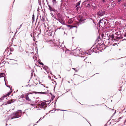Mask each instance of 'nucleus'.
<instances>
[{"label": "nucleus", "instance_id": "58836bf2", "mask_svg": "<svg viewBox=\"0 0 126 126\" xmlns=\"http://www.w3.org/2000/svg\"><path fill=\"white\" fill-rule=\"evenodd\" d=\"M22 24H21V25H20V27H19L20 28L21 27V26H22Z\"/></svg>", "mask_w": 126, "mask_h": 126}, {"label": "nucleus", "instance_id": "4d7b16f0", "mask_svg": "<svg viewBox=\"0 0 126 126\" xmlns=\"http://www.w3.org/2000/svg\"><path fill=\"white\" fill-rule=\"evenodd\" d=\"M46 88H48V87H46Z\"/></svg>", "mask_w": 126, "mask_h": 126}, {"label": "nucleus", "instance_id": "9d476101", "mask_svg": "<svg viewBox=\"0 0 126 126\" xmlns=\"http://www.w3.org/2000/svg\"><path fill=\"white\" fill-rule=\"evenodd\" d=\"M32 93H27L25 95V99L27 101H31V100L30 99L29 97L28 96V95L29 94H32Z\"/></svg>", "mask_w": 126, "mask_h": 126}, {"label": "nucleus", "instance_id": "69168bd1", "mask_svg": "<svg viewBox=\"0 0 126 126\" xmlns=\"http://www.w3.org/2000/svg\"><path fill=\"white\" fill-rule=\"evenodd\" d=\"M18 91V90H17V91H16V92H17Z\"/></svg>", "mask_w": 126, "mask_h": 126}, {"label": "nucleus", "instance_id": "79ce46f5", "mask_svg": "<svg viewBox=\"0 0 126 126\" xmlns=\"http://www.w3.org/2000/svg\"><path fill=\"white\" fill-rule=\"evenodd\" d=\"M88 6H90V4H88Z\"/></svg>", "mask_w": 126, "mask_h": 126}, {"label": "nucleus", "instance_id": "2eb2a0df", "mask_svg": "<svg viewBox=\"0 0 126 126\" xmlns=\"http://www.w3.org/2000/svg\"><path fill=\"white\" fill-rule=\"evenodd\" d=\"M110 37L111 38L112 40H115V39L114 38V36L113 34L111 35L110 36Z\"/></svg>", "mask_w": 126, "mask_h": 126}, {"label": "nucleus", "instance_id": "f3484780", "mask_svg": "<svg viewBox=\"0 0 126 126\" xmlns=\"http://www.w3.org/2000/svg\"><path fill=\"white\" fill-rule=\"evenodd\" d=\"M80 2L81 1H80L77 3V5L76 6V7H78V6H79L80 5Z\"/></svg>", "mask_w": 126, "mask_h": 126}, {"label": "nucleus", "instance_id": "473e14b6", "mask_svg": "<svg viewBox=\"0 0 126 126\" xmlns=\"http://www.w3.org/2000/svg\"><path fill=\"white\" fill-rule=\"evenodd\" d=\"M20 27H19V28H17V29H16V31H18V30L19 29H20Z\"/></svg>", "mask_w": 126, "mask_h": 126}, {"label": "nucleus", "instance_id": "603ef678", "mask_svg": "<svg viewBox=\"0 0 126 126\" xmlns=\"http://www.w3.org/2000/svg\"><path fill=\"white\" fill-rule=\"evenodd\" d=\"M10 60H15H15H14V59H13V60H12V59H10Z\"/></svg>", "mask_w": 126, "mask_h": 126}, {"label": "nucleus", "instance_id": "c03bdc74", "mask_svg": "<svg viewBox=\"0 0 126 126\" xmlns=\"http://www.w3.org/2000/svg\"><path fill=\"white\" fill-rule=\"evenodd\" d=\"M103 2H105V0H103Z\"/></svg>", "mask_w": 126, "mask_h": 126}, {"label": "nucleus", "instance_id": "7ed1b4c3", "mask_svg": "<svg viewBox=\"0 0 126 126\" xmlns=\"http://www.w3.org/2000/svg\"><path fill=\"white\" fill-rule=\"evenodd\" d=\"M103 46V44H98L96 46H94L91 48V49H92L91 51L93 52L95 50H99L100 48H101Z\"/></svg>", "mask_w": 126, "mask_h": 126}, {"label": "nucleus", "instance_id": "6e6d98bb", "mask_svg": "<svg viewBox=\"0 0 126 126\" xmlns=\"http://www.w3.org/2000/svg\"><path fill=\"white\" fill-rule=\"evenodd\" d=\"M75 70V71L76 72H77V71L76 70Z\"/></svg>", "mask_w": 126, "mask_h": 126}, {"label": "nucleus", "instance_id": "bb28decb", "mask_svg": "<svg viewBox=\"0 0 126 126\" xmlns=\"http://www.w3.org/2000/svg\"><path fill=\"white\" fill-rule=\"evenodd\" d=\"M39 63L41 65H44L43 63H42L39 62Z\"/></svg>", "mask_w": 126, "mask_h": 126}, {"label": "nucleus", "instance_id": "cd10ccee", "mask_svg": "<svg viewBox=\"0 0 126 126\" xmlns=\"http://www.w3.org/2000/svg\"><path fill=\"white\" fill-rule=\"evenodd\" d=\"M50 14L51 15V16H52V17H53L54 16V15L53 14H52V13H50Z\"/></svg>", "mask_w": 126, "mask_h": 126}, {"label": "nucleus", "instance_id": "338daca9", "mask_svg": "<svg viewBox=\"0 0 126 126\" xmlns=\"http://www.w3.org/2000/svg\"><path fill=\"white\" fill-rule=\"evenodd\" d=\"M7 125L6 124V126H7Z\"/></svg>", "mask_w": 126, "mask_h": 126}, {"label": "nucleus", "instance_id": "6e6552de", "mask_svg": "<svg viewBox=\"0 0 126 126\" xmlns=\"http://www.w3.org/2000/svg\"><path fill=\"white\" fill-rule=\"evenodd\" d=\"M39 107L41 108H43L44 107H46L47 106L46 105V103L45 102H43L40 105H39Z\"/></svg>", "mask_w": 126, "mask_h": 126}, {"label": "nucleus", "instance_id": "0eeeda50", "mask_svg": "<svg viewBox=\"0 0 126 126\" xmlns=\"http://www.w3.org/2000/svg\"><path fill=\"white\" fill-rule=\"evenodd\" d=\"M12 92V91L11 92H9L8 94L2 97L1 98H0V101H1L4 99V98H5L6 97L9 95Z\"/></svg>", "mask_w": 126, "mask_h": 126}, {"label": "nucleus", "instance_id": "393cba45", "mask_svg": "<svg viewBox=\"0 0 126 126\" xmlns=\"http://www.w3.org/2000/svg\"><path fill=\"white\" fill-rule=\"evenodd\" d=\"M76 7H77V8H76L77 10V11H78V10L79 8V7L78 6Z\"/></svg>", "mask_w": 126, "mask_h": 126}, {"label": "nucleus", "instance_id": "bf43d9fd", "mask_svg": "<svg viewBox=\"0 0 126 126\" xmlns=\"http://www.w3.org/2000/svg\"><path fill=\"white\" fill-rule=\"evenodd\" d=\"M123 40H126V39H124Z\"/></svg>", "mask_w": 126, "mask_h": 126}, {"label": "nucleus", "instance_id": "09e8293b", "mask_svg": "<svg viewBox=\"0 0 126 126\" xmlns=\"http://www.w3.org/2000/svg\"><path fill=\"white\" fill-rule=\"evenodd\" d=\"M62 4V3H61V4ZM61 6H62V5H61V8H62V7Z\"/></svg>", "mask_w": 126, "mask_h": 126}, {"label": "nucleus", "instance_id": "864d4df0", "mask_svg": "<svg viewBox=\"0 0 126 126\" xmlns=\"http://www.w3.org/2000/svg\"><path fill=\"white\" fill-rule=\"evenodd\" d=\"M31 53H32H32L33 54V53H34L33 52H32Z\"/></svg>", "mask_w": 126, "mask_h": 126}, {"label": "nucleus", "instance_id": "e433bc0d", "mask_svg": "<svg viewBox=\"0 0 126 126\" xmlns=\"http://www.w3.org/2000/svg\"><path fill=\"white\" fill-rule=\"evenodd\" d=\"M67 26L68 27H70V26H71V25H67Z\"/></svg>", "mask_w": 126, "mask_h": 126}, {"label": "nucleus", "instance_id": "4c0bfd02", "mask_svg": "<svg viewBox=\"0 0 126 126\" xmlns=\"http://www.w3.org/2000/svg\"><path fill=\"white\" fill-rule=\"evenodd\" d=\"M124 5L125 7H126V4H124Z\"/></svg>", "mask_w": 126, "mask_h": 126}, {"label": "nucleus", "instance_id": "412c9836", "mask_svg": "<svg viewBox=\"0 0 126 126\" xmlns=\"http://www.w3.org/2000/svg\"><path fill=\"white\" fill-rule=\"evenodd\" d=\"M33 59L34 60V61H35L36 60L37 57L36 56H33Z\"/></svg>", "mask_w": 126, "mask_h": 126}, {"label": "nucleus", "instance_id": "b1692460", "mask_svg": "<svg viewBox=\"0 0 126 126\" xmlns=\"http://www.w3.org/2000/svg\"><path fill=\"white\" fill-rule=\"evenodd\" d=\"M10 50L11 51H13L14 50V49L13 48H10Z\"/></svg>", "mask_w": 126, "mask_h": 126}, {"label": "nucleus", "instance_id": "72a5a7b5", "mask_svg": "<svg viewBox=\"0 0 126 126\" xmlns=\"http://www.w3.org/2000/svg\"><path fill=\"white\" fill-rule=\"evenodd\" d=\"M124 37H126V32L124 34Z\"/></svg>", "mask_w": 126, "mask_h": 126}, {"label": "nucleus", "instance_id": "2f4dec72", "mask_svg": "<svg viewBox=\"0 0 126 126\" xmlns=\"http://www.w3.org/2000/svg\"><path fill=\"white\" fill-rule=\"evenodd\" d=\"M93 22L95 24V25H96L95 22V21H94V20H93Z\"/></svg>", "mask_w": 126, "mask_h": 126}, {"label": "nucleus", "instance_id": "680f3d73", "mask_svg": "<svg viewBox=\"0 0 126 126\" xmlns=\"http://www.w3.org/2000/svg\"><path fill=\"white\" fill-rule=\"evenodd\" d=\"M102 37H103V35H102Z\"/></svg>", "mask_w": 126, "mask_h": 126}, {"label": "nucleus", "instance_id": "a18cd8bd", "mask_svg": "<svg viewBox=\"0 0 126 126\" xmlns=\"http://www.w3.org/2000/svg\"><path fill=\"white\" fill-rule=\"evenodd\" d=\"M34 18V15H33V16H32V19H33V18Z\"/></svg>", "mask_w": 126, "mask_h": 126}, {"label": "nucleus", "instance_id": "13d9d810", "mask_svg": "<svg viewBox=\"0 0 126 126\" xmlns=\"http://www.w3.org/2000/svg\"><path fill=\"white\" fill-rule=\"evenodd\" d=\"M45 116L43 117V118H44Z\"/></svg>", "mask_w": 126, "mask_h": 126}, {"label": "nucleus", "instance_id": "052dcab7", "mask_svg": "<svg viewBox=\"0 0 126 126\" xmlns=\"http://www.w3.org/2000/svg\"><path fill=\"white\" fill-rule=\"evenodd\" d=\"M26 52H27V53H28V52H27V51H26Z\"/></svg>", "mask_w": 126, "mask_h": 126}, {"label": "nucleus", "instance_id": "37998d69", "mask_svg": "<svg viewBox=\"0 0 126 126\" xmlns=\"http://www.w3.org/2000/svg\"><path fill=\"white\" fill-rule=\"evenodd\" d=\"M41 119V117L39 120H38V121H39Z\"/></svg>", "mask_w": 126, "mask_h": 126}, {"label": "nucleus", "instance_id": "5701e85b", "mask_svg": "<svg viewBox=\"0 0 126 126\" xmlns=\"http://www.w3.org/2000/svg\"><path fill=\"white\" fill-rule=\"evenodd\" d=\"M115 38H116V39H121V38L120 37H115Z\"/></svg>", "mask_w": 126, "mask_h": 126}, {"label": "nucleus", "instance_id": "4468645a", "mask_svg": "<svg viewBox=\"0 0 126 126\" xmlns=\"http://www.w3.org/2000/svg\"><path fill=\"white\" fill-rule=\"evenodd\" d=\"M54 46L56 48H60L61 46L59 44H54Z\"/></svg>", "mask_w": 126, "mask_h": 126}, {"label": "nucleus", "instance_id": "f03ea898", "mask_svg": "<svg viewBox=\"0 0 126 126\" xmlns=\"http://www.w3.org/2000/svg\"><path fill=\"white\" fill-rule=\"evenodd\" d=\"M109 23V20L103 18L99 21L98 24L99 27L103 28Z\"/></svg>", "mask_w": 126, "mask_h": 126}, {"label": "nucleus", "instance_id": "774afa93", "mask_svg": "<svg viewBox=\"0 0 126 126\" xmlns=\"http://www.w3.org/2000/svg\"><path fill=\"white\" fill-rule=\"evenodd\" d=\"M46 0L47 1V0Z\"/></svg>", "mask_w": 126, "mask_h": 126}, {"label": "nucleus", "instance_id": "aec40b11", "mask_svg": "<svg viewBox=\"0 0 126 126\" xmlns=\"http://www.w3.org/2000/svg\"><path fill=\"white\" fill-rule=\"evenodd\" d=\"M110 109L114 111V113L113 115L114 114H115V113L116 112V110H115L114 109Z\"/></svg>", "mask_w": 126, "mask_h": 126}, {"label": "nucleus", "instance_id": "1a4fd4ad", "mask_svg": "<svg viewBox=\"0 0 126 126\" xmlns=\"http://www.w3.org/2000/svg\"><path fill=\"white\" fill-rule=\"evenodd\" d=\"M48 7H49L48 9L50 11H52L56 13V12H57V10H55L54 9L51 7L50 5H48Z\"/></svg>", "mask_w": 126, "mask_h": 126}, {"label": "nucleus", "instance_id": "9b49d317", "mask_svg": "<svg viewBox=\"0 0 126 126\" xmlns=\"http://www.w3.org/2000/svg\"><path fill=\"white\" fill-rule=\"evenodd\" d=\"M47 91L46 92H33V93H35V94L38 93V94H46L48 93V90H47Z\"/></svg>", "mask_w": 126, "mask_h": 126}, {"label": "nucleus", "instance_id": "f704fd0d", "mask_svg": "<svg viewBox=\"0 0 126 126\" xmlns=\"http://www.w3.org/2000/svg\"><path fill=\"white\" fill-rule=\"evenodd\" d=\"M61 27H62V26H61L60 27V28H58L57 29V30H58V29H61Z\"/></svg>", "mask_w": 126, "mask_h": 126}, {"label": "nucleus", "instance_id": "f257e3e1", "mask_svg": "<svg viewBox=\"0 0 126 126\" xmlns=\"http://www.w3.org/2000/svg\"><path fill=\"white\" fill-rule=\"evenodd\" d=\"M21 116L18 111L14 112L9 116L8 120H11L14 118H18Z\"/></svg>", "mask_w": 126, "mask_h": 126}, {"label": "nucleus", "instance_id": "a878e982", "mask_svg": "<svg viewBox=\"0 0 126 126\" xmlns=\"http://www.w3.org/2000/svg\"><path fill=\"white\" fill-rule=\"evenodd\" d=\"M30 104L32 106H34L35 105L34 104Z\"/></svg>", "mask_w": 126, "mask_h": 126}, {"label": "nucleus", "instance_id": "0e129e2a", "mask_svg": "<svg viewBox=\"0 0 126 126\" xmlns=\"http://www.w3.org/2000/svg\"><path fill=\"white\" fill-rule=\"evenodd\" d=\"M54 97H55V96H54V97L53 98H54Z\"/></svg>", "mask_w": 126, "mask_h": 126}, {"label": "nucleus", "instance_id": "e2e57ef3", "mask_svg": "<svg viewBox=\"0 0 126 126\" xmlns=\"http://www.w3.org/2000/svg\"><path fill=\"white\" fill-rule=\"evenodd\" d=\"M3 77V76L1 77H0V78H1V77Z\"/></svg>", "mask_w": 126, "mask_h": 126}, {"label": "nucleus", "instance_id": "5fc2aeb1", "mask_svg": "<svg viewBox=\"0 0 126 126\" xmlns=\"http://www.w3.org/2000/svg\"><path fill=\"white\" fill-rule=\"evenodd\" d=\"M54 82H55V83H56V82L55 81H54Z\"/></svg>", "mask_w": 126, "mask_h": 126}, {"label": "nucleus", "instance_id": "ddd939ff", "mask_svg": "<svg viewBox=\"0 0 126 126\" xmlns=\"http://www.w3.org/2000/svg\"><path fill=\"white\" fill-rule=\"evenodd\" d=\"M55 18L56 19V20H59V22L60 23L62 24L63 25H65V23L64 22V21L63 20H60V19L59 18L57 19V18L55 17Z\"/></svg>", "mask_w": 126, "mask_h": 126}, {"label": "nucleus", "instance_id": "4be33fe9", "mask_svg": "<svg viewBox=\"0 0 126 126\" xmlns=\"http://www.w3.org/2000/svg\"><path fill=\"white\" fill-rule=\"evenodd\" d=\"M20 97L21 98H24V94H22V95H21L20 96Z\"/></svg>", "mask_w": 126, "mask_h": 126}, {"label": "nucleus", "instance_id": "de8ad7c7", "mask_svg": "<svg viewBox=\"0 0 126 126\" xmlns=\"http://www.w3.org/2000/svg\"><path fill=\"white\" fill-rule=\"evenodd\" d=\"M31 36L32 37V35H32V34H31Z\"/></svg>", "mask_w": 126, "mask_h": 126}, {"label": "nucleus", "instance_id": "39448f33", "mask_svg": "<svg viewBox=\"0 0 126 126\" xmlns=\"http://www.w3.org/2000/svg\"><path fill=\"white\" fill-rule=\"evenodd\" d=\"M104 11L102 10H98L97 13V15L99 16H103L105 14Z\"/></svg>", "mask_w": 126, "mask_h": 126}, {"label": "nucleus", "instance_id": "3c124183", "mask_svg": "<svg viewBox=\"0 0 126 126\" xmlns=\"http://www.w3.org/2000/svg\"><path fill=\"white\" fill-rule=\"evenodd\" d=\"M39 121H37L36 122V123H38V122H39Z\"/></svg>", "mask_w": 126, "mask_h": 126}, {"label": "nucleus", "instance_id": "20e7f679", "mask_svg": "<svg viewBox=\"0 0 126 126\" xmlns=\"http://www.w3.org/2000/svg\"><path fill=\"white\" fill-rule=\"evenodd\" d=\"M73 55L75 56H80V51L79 49H76L74 50L73 51Z\"/></svg>", "mask_w": 126, "mask_h": 126}, {"label": "nucleus", "instance_id": "c85d7f7f", "mask_svg": "<svg viewBox=\"0 0 126 126\" xmlns=\"http://www.w3.org/2000/svg\"><path fill=\"white\" fill-rule=\"evenodd\" d=\"M3 74H4L3 73H0V76H1L2 75H3Z\"/></svg>", "mask_w": 126, "mask_h": 126}, {"label": "nucleus", "instance_id": "49530a36", "mask_svg": "<svg viewBox=\"0 0 126 126\" xmlns=\"http://www.w3.org/2000/svg\"><path fill=\"white\" fill-rule=\"evenodd\" d=\"M121 1V0H118V1L120 2Z\"/></svg>", "mask_w": 126, "mask_h": 126}, {"label": "nucleus", "instance_id": "c756f323", "mask_svg": "<svg viewBox=\"0 0 126 126\" xmlns=\"http://www.w3.org/2000/svg\"><path fill=\"white\" fill-rule=\"evenodd\" d=\"M18 111L19 112H21L22 111V110H18Z\"/></svg>", "mask_w": 126, "mask_h": 126}, {"label": "nucleus", "instance_id": "ea45409f", "mask_svg": "<svg viewBox=\"0 0 126 126\" xmlns=\"http://www.w3.org/2000/svg\"><path fill=\"white\" fill-rule=\"evenodd\" d=\"M4 80L5 81V85L7 86L6 85V81H5V79L4 78Z\"/></svg>", "mask_w": 126, "mask_h": 126}, {"label": "nucleus", "instance_id": "dca6fc26", "mask_svg": "<svg viewBox=\"0 0 126 126\" xmlns=\"http://www.w3.org/2000/svg\"><path fill=\"white\" fill-rule=\"evenodd\" d=\"M56 13H57L56 14L58 17L59 18H60L61 16L60 14V13H58L57 12H56Z\"/></svg>", "mask_w": 126, "mask_h": 126}, {"label": "nucleus", "instance_id": "f8f14e48", "mask_svg": "<svg viewBox=\"0 0 126 126\" xmlns=\"http://www.w3.org/2000/svg\"><path fill=\"white\" fill-rule=\"evenodd\" d=\"M87 53L85 52H82V51L81 52L80 56V57H84L86 54Z\"/></svg>", "mask_w": 126, "mask_h": 126}, {"label": "nucleus", "instance_id": "423d86ee", "mask_svg": "<svg viewBox=\"0 0 126 126\" xmlns=\"http://www.w3.org/2000/svg\"><path fill=\"white\" fill-rule=\"evenodd\" d=\"M16 99H12L11 100H9L8 101L6 102H4V104L5 105L10 104L11 103H12L15 101H16Z\"/></svg>", "mask_w": 126, "mask_h": 126}, {"label": "nucleus", "instance_id": "a19ab883", "mask_svg": "<svg viewBox=\"0 0 126 126\" xmlns=\"http://www.w3.org/2000/svg\"><path fill=\"white\" fill-rule=\"evenodd\" d=\"M72 69H73L74 70H75V68H72Z\"/></svg>", "mask_w": 126, "mask_h": 126}, {"label": "nucleus", "instance_id": "8fccbe9b", "mask_svg": "<svg viewBox=\"0 0 126 126\" xmlns=\"http://www.w3.org/2000/svg\"><path fill=\"white\" fill-rule=\"evenodd\" d=\"M41 85H44H44H43V84H42ZM44 87H45V86H44Z\"/></svg>", "mask_w": 126, "mask_h": 126}, {"label": "nucleus", "instance_id": "6ab92c4d", "mask_svg": "<svg viewBox=\"0 0 126 126\" xmlns=\"http://www.w3.org/2000/svg\"><path fill=\"white\" fill-rule=\"evenodd\" d=\"M79 20V21L80 22V23H81V22H83V21L84 20H83L82 19V18H80Z\"/></svg>", "mask_w": 126, "mask_h": 126}, {"label": "nucleus", "instance_id": "c9c22d12", "mask_svg": "<svg viewBox=\"0 0 126 126\" xmlns=\"http://www.w3.org/2000/svg\"><path fill=\"white\" fill-rule=\"evenodd\" d=\"M87 54H89V55H90L91 54V53H89V52H88L87 53Z\"/></svg>", "mask_w": 126, "mask_h": 126}, {"label": "nucleus", "instance_id": "a211bd4d", "mask_svg": "<svg viewBox=\"0 0 126 126\" xmlns=\"http://www.w3.org/2000/svg\"><path fill=\"white\" fill-rule=\"evenodd\" d=\"M53 4H54L56 3V0H52Z\"/></svg>", "mask_w": 126, "mask_h": 126}, {"label": "nucleus", "instance_id": "7c9ffc66", "mask_svg": "<svg viewBox=\"0 0 126 126\" xmlns=\"http://www.w3.org/2000/svg\"><path fill=\"white\" fill-rule=\"evenodd\" d=\"M70 110H64V111H69Z\"/></svg>", "mask_w": 126, "mask_h": 126}]
</instances>
